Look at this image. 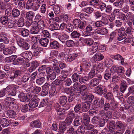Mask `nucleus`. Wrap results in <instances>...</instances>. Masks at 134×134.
<instances>
[{
  "instance_id": "8",
  "label": "nucleus",
  "mask_w": 134,
  "mask_h": 134,
  "mask_svg": "<svg viewBox=\"0 0 134 134\" xmlns=\"http://www.w3.org/2000/svg\"><path fill=\"white\" fill-rule=\"evenodd\" d=\"M20 55L24 58L27 60L31 59L32 56V53L30 51L24 52L22 53Z\"/></svg>"
},
{
  "instance_id": "22",
  "label": "nucleus",
  "mask_w": 134,
  "mask_h": 134,
  "mask_svg": "<svg viewBox=\"0 0 134 134\" xmlns=\"http://www.w3.org/2000/svg\"><path fill=\"white\" fill-rule=\"evenodd\" d=\"M30 125L32 127L40 128L41 125L40 121L36 120L31 122Z\"/></svg>"
},
{
  "instance_id": "46",
  "label": "nucleus",
  "mask_w": 134,
  "mask_h": 134,
  "mask_svg": "<svg viewBox=\"0 0 134 134\" xmlns=\"http://www.w3.org/2000/svg\"><path fill=\"white\" fill-rule=\"evenodd\" d=\"M45 80V78L44 77H41L36 80V82L38 85H41L44 83Z\"/></svg>"
},
{
  "instance_id": "27",
  "label": "nucleus",
  "mask_w": 134,
  "mask_h": 134,
  "mask_svg": "<svg viewBox=\"0 0 134 134\" xmlns=\"http://www.w3.org/2000/svg\"><path fill=\"white\" fill-rule=\"evenodd\" d=\"M93 58L95 61H99L103 59L104 56L99 53H97L93 56Z\"/></svg>"
},
{
  "instance_id": "15",
  "label": "nucleus",
  "mask_w": 134,
  "mask_h": 134,
  "mask_svg": "<svg viewBox=\"0 0 134 134\" xmlns=\"http://www.w3.org/2000/svg\"><path fill=\"white\" fill-rule=\"evenodd\" d=\"M99 81L97 79L94 78L90 80L89 82V84L91 87H95L99 84Z\"/></svg>"
},
{
  "instance_id": "12",
  "label": "nucleus",
  "mask_w": 134,
  "mask_h": 134,
  "mask_svg": "<svg viewBox=\"0 0 134 134\" xmlns=\"http://www.w3.org/2000/svg\"><path fill=\"white\" fill-rule=\"evenodd\" d=\"M105 22H103L102 21L100 20L97 21L93 24V25L94 27H100L103 26V25H106L107 24L108 20L106 19Z\"/></svg>"
},
{
  "instance_id": "44",
  "label": "nucleus",
  "mask_w": 134,
  "mask_h": 134,
  "mask_svg": "<svg viewBox=\"0 0 134 134\" xmlns=\"http://www.w3.org/2000/svg\"><path fill=\"white\" fill-rule=\"evenodd\" d=\"M83 42L86 45L89 46L92 45L93 42V40L92 39L90 38L85 39L83 40Z\"/></svg>"
},
{
  "instance_id": "37",
  "label": "nucleus",
  "mask_w": 134,
  "mask_h": 134,
  "mask_svg": "<svg viewBox=\"0 0 134 134\" xmlns=\"http://www.w3.org/2000/svg\"><path fill=\"white\" fill-rule=\"evenodd\" d=\"M118 69V70L117 72L118 75L120 77H122L125 72L124 68L120 66L119 67V68Z\"/></svg>"
},
{
  "instance_id": "60",
  "label": "nucleus",
  "mask_w": 134,
  "mask_h": 134,
  "mask_svg": "<svg viewBox=\"0 0 134 134\" xmlns=\"http://www.w3.org/2000/svg\"><path fill=\"white\" fill-rule=\"evenodd\" d=\"M128 92L126 94V96H129L132 93L134 96V85L129 87L128 88Z\"/></svg>"
},
{
  "instance_id": "32",
  "label": "nucleus",
  "mask_w": 134,
  "mask_h": 134,
  "mask_svg": "<svg viewBox=\"0 0 134 134\" xmlns=\"http://www.w3.org/2000/svg\"><path fill=\"white\" fill-rule=\"evenodd\" d=\"M124 125L121 121H117L115 122V127L117 129H124Z\"/></svg>"
},
{
  "instance_id": "45",
  "label": "nucleus",
  "mask_w": 134,
  "mask_h": 134,
  "mask_svg": "<svg viewBox=\"0 0 134 134\" xmlns=\"http://www.w3.org/2000/svg\"><path fill=\"white\" fill-rule=\"evenodd\" d=\"M89 93L87 94L86 96H83V99L85 100L87 99L89 101L88 102H90L91 103V102L93 99L94 97L93 95L92 94H89Z\"/></svg>"
},
{
  "instance_id": "47",
  "label": "nucleus",
  "mask_w": 134,
  "mask_h": 134,
  "mask_svg": "<svg viewBox=\"0 0 134 134\" xmlns=\"http://www.w3.org/2000/svg\"><path fill=\"white\" fill-rule=\"evenodd\" d=\"M37 26L39 29L42 30L44 27V24L43 21L42 20H39L37 23L36 22Z\"/></svg>"
},
{
  "instance_id": "63",
  "label": "nucleus",
  "mask_w": 134,
  "mask_h": 134,
  "mask_svg": "<svg viewBox=\"0 0 134 134\" xmlns=\"http://www.w3.org/2000/svg\"><path fill=\"white\" fill-rule=\"evenodd\" d=\"M17 43L18 46L21 47L22 45L25 43V40L24 39L21 38H19L18 39H17Z\"/></svg>"
},
{
  "instance_id": "54",
  "label": "nucleus",
  "mask_w": 134,
  "mask_h": 134,
  "mask_svg": "<svg viewBox=\"0 0 134 134\" xmlns=\"http://www.w3.org/2000/svg\"><path fill=\"white\" fill-rule=\"evenodd\" d=\"M25 7V2L23 0H20L18 3V8L22 10Z\"/></svg>"
},
{
  "instance_id": "17",
  "label": "nucleus",
  "mask_w": 134,
  "mask_h": 134,
  "mask_svg": "<svg viewBox=\"0 0 134 134\" xmlns=\"http://www.w3.org/2000/svg\"><path fill=\"white\" fill-rule=\"evenodd\" d=\"M5 113H6L8 116L10 118H14L16 116V114L13 109L11 108L8 111H5Z\"/></svg>"
},
{
  "instance_id": "58",
  "label": "nucleus",
  "mask_w": 134,
  "mask_h": 134,
  "mask_svg": "<svg viewBox=\"0 0 134 134\" xmlns=\"http://www.w3.org/2000/svg\"><path fill=\"white\" fill-rule=\"evenodd\" d=\"M81 86V85L79 83L76 82L73 85V87L75 90L79 92V90H80Z\"/></svg>"
},
{
  "instance_id": "55",
  "label": "nucleus",
  "mask_w": 134,
  "mask_h": 134,
  "mask_svg": "<svg viewBox=\"0 0 134 134\" xmlns=\"http://www.w3.org/2000/svg\"><path fill=\"white\" fill-rule=\"evenodd\" d=\"M74 27L73 25L71 23H68L67 24L66 31L68 32H72L74 30Z\"/></svg>"
},
{
  "instance_id": "51",
  "label": "nucleus",
  "mask_w": 134,
  "mask_h": 134,
  "mask_svg": "<svg viewBox=\"0 0 134 134\" xmlns=\"http://www.w3.org/2000/svg\"><path fill=\"white\" fill-rule=\"evenodd\" d=\"M113 94L110 93H107L105 96L106 99L108 101V102H111L114 100Z\"/></svg>"
},
{
  "instance_id": "7",
  "label": "nucleus",
  "mask_w": 134,
  "mask_h": 134,
  "mask_svg": "<svg viewBox=\"0 0 134 134\" xmlns=\"http://www.w3.org/2000/svg\"><path fill=\"white\" fill-rule=\"evenodd\" d=\"M108 32V30L105 28H99L96 29L94 31V32L95 33L102 35H106Z\"/></svg>"
},
{
  "instance_id": "34",
  "label": "nucleus",
  "mask_w": 134,
  "mask_h": 134,
  "mask_svg": "<svg viewBox=\"0 0 134 134\" xmlns=\"http://www.w3.org/2000/svg\"><path fill=\"white\" fill-rule=\"evenodd\" d=\"M59 38V40L62 43L65 42V41L69 38V36L67 34H64L62 35H60Z\"/></svg>"
},
{
  "instance_id": "64",
  "label": "nucleus",
  "mask_w": 134,
  "mask_h": 134,
  "mask_svg": "<svg viewBox=\"0 0 134 134\" xmlns=\"http://www.w3.org/2000/svg\"><path fill=\"white\" fill-rule=\"evenodd\" d=\"M40 6V4L35 1L34 3L31 8L34 11H36L38 9Z\"/></svg>"
},
{
  "instance_id": "16",
  "label": "nucleus",
  "mask_w": 134,
  "mask_h": 134,
  "mask_svg": "<svg viewBox=\"0 0 134 134\" xmlns=\"http://www.w3.org/2000/svg\"><path fill=\"white\" fill-rule=\"evenodd\" d=\"M32 26V27L30 30V32L31 34H36L38 33L39 31V28L37 26L36 23Z\"/></svg>"
},
{
  "instance_id": "50",
  "label": "nucleus",
  "mask_w": 134,
  "mask_h": 134,
  "mask_svg": "<svg viewBox=\"0 0 134 134\" xmlns=\"http://www.w3.org/2000/svg\"><path fill=\"white\" fill-rule=\"evenodd\" d=\"M109 126L110 129H109V131L110 132H113V130L115 127V122L113 121H109Z\"/></svg>"
},
{
  "instance_id": "30",
  "label": "nucleus",
  "mask_w": 134,
  "mask_h": 134,
  "mask_svg": "<svg viewBox=\"0 0 134 134\" xmlns=\"http://www.w3.org/2000/svg\"><path fill=\"white\" fill-rule=\"evenodd\" d=\"M111 73L109 69H107L105 71L104 77L106 80H108L111 78Z\"/></svg>"
},
{
  "instance_id": "28",
  "label": "nucleus",
  "mask_w": 134,
  "mask_h": 134,
  "mask_svg": "<svg viewBox=\"0 0 134 134\" xmlns=\"http://www.w3.org/2000/svg\"><path fill=\"white\" fill-rule=\"evenodd\" d=\"M1 124L3 127H5L9 125V122L8 120L3 118L1 120Z\"/></svg>"
},
{
  "instance_id": "21",
  "label": "nucleus",
  "mask_w": 134,
  "mask_h": 134,
  "mask_svg": "<svg viewBox=\"0 0 134 134\" xmlns=\"http://www.w3.org/2000/svg\"><path fill=\"white\" fill-rule=\"evenodd\" d=\"M92 29V27L90 25H88L86 28V31L83 33L84 35L86 36L90 35L91 34V31Z\"/></svg>"
},
{
  "instance_id": "33",
  "label": "nucleus",
  "mask_w": 134,
  "mask_h": 134,
  "mask_svg": "<svg viewBox=\"0 0 134 134\" xmlns=\"http://www.w3.org/2000/svg\"><path fill=\"white\" fill-rule=\"evenodd\" d=\"M31 49H36L37 51L35 52V53H36V55L37 54L38 52L42 50V48L40 47H38V45L37 43H35L32 44Z\"/></svg>"
},
{
  "instance_id": "48",
  "label": "nucleus",
  "mask_w": 134,
  "mask_h": 134,
  "mask_svg": "<svg viewBox=\"0 0 134 134\" xmlns=\"http://www.w3.org/2000/svg\"><path fill=\"white\" fill-rule=\"evenodd\" d=\"M24 62V60L21 58H18L13 61V64L15 65L21 64Z\"/></svg>"
},
{
  "instance_id": "41",
  "label": "nucleus",
  "mask_w": 134,
  "mask_h": 134,
  "mask_svg": "<svg viewBox=\"0 0 134 134\" xmlns=\"http://www.w3.org/2000/svg\"><path fill=\"white\" fill-rule=\"evenodd\" d=\"M50 47L52 49H57L59 48L58 43L56 41H54L50 43Z\"/></svg>"
},
{
  "instance_id": "13",
  "label": "nucleus",
  "mask_w": 134,
  "mask_h": 134,
  "mask_svg": "<svg viewBox=\"0 0 134 134\" xmlns=\"http://www.w3.org/2000/svg\"><path fill=\"white\" fill-rule=\"evenodd\" d=\"M77 56V54L74 53L67 55L65 57V60L67 62H71L74 60Z\"/></svg>"
},
{
  "instance_id": "26",
  "label": "nucleus",
  "mask_w": 134,
  "mask_h": 134,
  "mask_svg": "<svg viewBox=\"0 0 134 134\" xmlns=\"http://www.w3.org/2000/svg\"><path fill=\"white\" fill-rule=\"evenodd\" d=\"M35 15V13L34 12L30 11L26 13V16L27 19L33 20Z\"/></svg>"
},
{
  "instance_id": "42",
  "label": "nucleus",
  "mask_w": 134,
  "mask_h": 134,
  "mask_svg": "<svg viewBox=\"0 0 134 134\" xmlns=\"http://www.w3.org/2000/svg\"><path fill=\"white\" fill-rule=\"evenodd\" d=\"M89 79L87 76L80 77L79 79V81L81 84L88 82Z\"/></svg>"
},
{
  "instance_id": "5",
  "label": "nucleus",
  "mask_w": 134,
  "mask_h": 134,
  "mask_svg": "<svg viewBox=\"0 0 134 134\" xmlns=\"http://www.w3.org/2000/svg\"><path fill=\"white\" fill-rule=\"evenodd\" d=\"M122 94V93L120 91L118 85H116L115 86L113 89V94L116 97H119V96H121Z\"/></svg>"
},
{
  "instance_id": "4",
  "label": "nucleus",
  "mask_w": 134,
  "mask_h": 134,
  "mask_svg": "<svg viewBox=\"0 0 134 134\" xmlns=\"http://www.w3.org/2000/svg\"><path fill=\"white\" fill-rule=\"evenodd\" d=\"M80 90L79 92H77L76 93H80L83 96H86L87 93H89L88 89L85 85H81Z\"/></svg>"
},
{
  "instance_id": "62",
  "label": "nucleus",
  "mask_w": 134,
  "mask_h": 134,
  "mask_svg": "<svg viewBox=\"0 0 134 134\" xmlns=\"http://www.w3.org/2000/svg\"><path fill=\"white\" fill-rule=\"evenodd\" d=\"M42 88L45 90H46L47 92H49L51 89V87L49 84L46 83L42 86Z\"/></svg>"
},
{
  "instance_id": "19",
  "label": "nucleus",
  "mask_w": 134,
  "mask_h": 134,
  "mask_svg": "<svg viewBox=\"0 0 134 134\" xmlns=\"http://www.w3.org/2000/svg\"><path fill=\"white\" fill-rule=\"evenodd\" d=\"M38 104V100L35 99L34 100H31L29 104V106L31 108H34L37 107Z\"/></svg>"
},
{
  "instance_id": "59",
  "label": "nucleus",
  "mask_w": 134,
  "mask_h": 134,
  "mask_svg": "<svg viewBox=\"0 0 134 134\" xmlns=\"http://www.w3.org/2000/svg\"><path fill=\"white\" fill-rule=\"evenodd\" d=\"M60 28L59 25L56 23H54L51 26V27L50 28V29L51 30H59Z\"/></svg>"
},
{
  "instance_id": "18",
  "label": "nucleus",
  "mask_w": 134,
  "mask_h": 134,
  "mask_svg": "<svg viewBox=\"0 0 134 134\" xmlns=\"http://www.w3.org/2000/svg\"><path fill=\"white\" fill-rule=\"evenodd\" d=\"M82 119L81 116H78L76 117L74 121V126H77L80 125L82 122Z\"/></svg>"
},
{
  "instance_id": "3",
  "label": "nucleus",
  "mask_w": 134,
  "mask_h": 134,
  "mask_svg": "<svg viewBox=\"0 0 134 134\" xmlns=\"http://www.w3.org/2000/svg\"><path fill=\"white\" fill-rule=\"evenodd\" d=\"M13 75H10V76L8 77L9 79L11 81H13L17 77L20 76L21 72L20 70L16 69L13 71Z\"/></svg>"
},
{
  "instance_id": "23",
  "label": "nucleus",
  "mask_w": 134,
  "mask_h": 134,
  "mask_svg": "<svg viewBox=\"0 0 134 134\" xmlns=\"http://www.w3.org/2000/svg\"><path fill=\"white\" fill-rule=\"evenodd\" d=\"M18 86L13 84H12L9 85L5 88L4 89L5 91H6L7 93L8 92H10L12 90L15 89H18Z\"/></svg>"
},
{
  "instance_id": "39",
  "label": "nucleus",
  "mask_w": 134,
  "mask_h": 134,
  "mask_svg": "<svg viewBox=\"0 0 134 134\" xmlns=\"http://www.w3.org/2000/svg\"><path fill=\"white\" fill-rule=\"evenodd\" d=\"M81 76V75L79 74H78L76 73L73 74L71 76V78L73 82H75L78 81Z\"/></svg>"
},
{
  "instance_id": "53",
  "label": "nucleus",
  "mask_w": 134,
  "mask_h": 134,
  "mask_svg": "<svg viewBox=\"0 0 134 134\" xmlns=\"http://www.w3.org/2000/svg\"><path fill=\"white\" fill-rule=\"evenodd\" d=\"M48 102V100L47 99H43L40 102L39 105V108L44 107L47 104Z\"/></svg>"
},
{
  "instance_id": "9",
  "label": "nucleus",
  "mask_w": 134,
  "mask_h": 134,
  "mask_svg": "<svg viewBox=\"0 0 134 134\" xmlns=\"http://www.w3.org/2000/svg\"><path fill=\"white\" fill-rule=\"evenodd\" d=\"M91 103L90 102H86L83 103L81 109L83 112H86L90 109Z\"/></svg>"
},
{
  "instance_id": "43",
  "label": "nucleus",
  "mask_w": 134,
  "mask_h": 134,
  "mask_svg": "<svg viewBox=\"0 0 134 134\" xmlns=\"http://www.w3.org/2000/svg\"><path fill=\"white\" fill-rule=\"evenodd\" d=\"M18 97L19 98L20 101L24 102L26 100V96L25 94L23 92H21L18 95Z\"/></svg>"
},
{
  "instance_id": "20",
  "label": "nucleus",
  "mask_w": 134,
  "mask_h": 134,
  "mask_svg": "<svg viewBox=\"0 0 134 134\" xmlns=\"http://www.w3.org/2000/svg\"><path fill=\"white\" fill-rule=\"evenodd\" d=\"M1 41L3 42L5 44H7L9 43V40L5 34H2L0 35V42Z\"/></svg>"
},
{
  "instance_id": "29",
  "label": "nucleus",
  "mask_w": 134,
  "mask_h": 134,
  "mask_svg": "<svg viewBox=\"0 0 134 134\" xmlns=\"http://www.w3.org/2000/svg\"><path fill=\"white\" fill-rule=\"evenodd\" d=\"M49 40L46 38H42L39 41V42L41 46L46 47L48 44Z\"/></svg>"
},
{
  "instance_id": "31",
  "label": "nucleus",
  "mask_w": 134,
  "mask_h": 134,
  "mask_svg": "<svg viewBox=\"0 0 134 134\" xmlns=\"http://www.w3.org/2000/svg\"><path fill=\"white\" fill-rule=\"evenodd\" d=\"M20 13L19 10L17 9L13 8L12 11V16L14 18L18 16Z\"/></svg>"
},
{
  "instance_id": "2",
  "label": "nucleus",
  "mask_w": 134,
  "mask_h": 134,
  "mask_svg": "<svg viewBox=\"0 0 134 134\" xmlns=\"http://www.w3.org/2000/svg\"><path fill=\"white\" fill-rule=\"evenodd\" d=\"M94 90L100 96H101L102 94H105L107 92V90L106 87L101 85L95 87Z\"/></svg>"
},
{
  "instance_id": "49",
  "label": "nucleus",
  "mask_w": 134,
  "mask_h": 134,
  "mask_svg": "<svg viewBox=\"0 0 134 134\" xmlns=\"http://www.w3.org/2000/svg\"><path fill=\"white\" fill-rule=\"evenodd\" d=\"M85 130L84 126L81 125L78 127L76 131L78 134H83Z\"/></svg>"
},
{
  "instance_id": "11",
  "label": "nucleus",
  "mask_w": 134,
  "mask_h": 134,
  "mask_svg": "<svg viewBox=\"0 0 134 134\" xmlns=\"http://www.w3.org/2000/svg\"><path fill=\"white\" fill-rule=\"evenodd\" d=\"M58 118L60 119H62L64 118L65 114V111L62 108H60L57 109L56 111Z\"/></svg>"
},
{
  "instance_id": "24",
  "label": "nucleus",
  "mask_w": 134,
  "mask_h": 134,
  "mask_svg": "<svg viewBox=\"0 0 134 134\" xmlns=\"http://www.w3.org/2000/svg\"><path fill=\"white\" fill-rule=\"evenodd\" d=\"M67 98L65 96H61L59 97V102L60 104L62 105H65L67 102Z\"/></svg>"
},
{
  "instance_id": "6",
  "label": "nucleus",
  "mask_w": 134,
  "mask_h": 134,
  "mask_svg": "<svg viewBox=\"0 0 134 134\" xmlns=\"http://www.w3.org/2000/svg\"><path fill=\"white\" fill-rule=\"evenodd\" d=\"M127 87V83L126 81L124 80L121 81L119 87L120 92L124 93L126 91Z\"/></svg>"
},
{
  "instance_id": "52",
  "label": "nucleus",
  "mask_w": 134,
  "mask_h": 134,
  "mask_svg": "<svg viewBox=\"0 0 134 134\" xmlns=\"http://www.w3.org/2000/svg\"><path fill=\"white\" fill-rule=\"evenodd\" d=\"M85 130L89 131L94 128V126L91 124H85L84 126Z\"/></svg>"
},
{
  "instance_id": "56",
  "label": "nucleus",
  "mask_w": 134,
  "mask_h": 134,
  "mask_svg": "<svg viewBox=\"0 0 134 134\" xmlns=\"http://www.w3.org/2000/svg\"><path fill=\"white\" fill-rule=\"evenodd\" d=\"M57 75L54 73L53 72L51 73H49V74L48 75L47 77V80H49V79L51 80H54L55 78Z\"/></svg>"
},
{
  "instance_id": "36",
  "label": "nucleus",
  "mask_w": 134,
  "mask_h": 134,
  "mask_svg": "<svg viewBox=\"0 0 134 134\" xmlns=\"http://www.w3.org/2000/svg\"><path fill=\"white\" fill-rule=\"evenodd\" d=\"M20 30V31L21 33V35L23 37H27L29 34L30 31L29 30L25 29H22Z\"/></svg>"
},
{
  "instance_id": "38",
  "label": "nucleus",
  "mask_w": 134,
  "mask_h": 134,
  "mask_svg": "<svg viewBox=\"0 0 134 134\" xmlns=\"http://www.w3.org/2000/svg\"><path fill=\"white\" fill-rule=\"evenodd\" d=\"M16 58L17 56L16 55H12L5 58V61L7 63H10L12 61L13 62Z\"/></svg>"
},
{
  "instance_id": "25",
  "label": "nucleus",
  "mask_w": 134,
  "mask_h": 134,
  "mask_svg": "<svg viewBox=\"0 0 134 134\" xmlns=\"http://www.w3.org/2000/svg\"><path fill=\"white\" fill-rule=\"evenodd\" d=\"M124 3V0H118L113 3V5L119 8H121L122 7Z\"/></svg>"
},
{
  "instance_id": "57",
  "label": "nucleus",
  "mask_w": 134,
  "mask_h": 134,
  "mask_svg": "<svg viewBox=\"0 0 134 134\" xmlns=\"http://www.w3.org/2000/svg\"><path fill=\"white\" fill-rule=\"evenodd\" d=\"M82 106L80 104H76L75 107L74 108V110L75 112L76 113H78L79 112L80 113H82V112L81 111H80V110L81 109Z\"/></svg>"
},
{
  "instance_id": "14",
  "label": "nucleus",
  "mask_w": 134,
  "mask_h": 134,
  "mask_svg": "<svg viewBox=\"0 0 134 134\" xmlns=\"http://www.w3.org/2000/svg\"><path fill=\"white\" fill-rule=\"evenodd\" d=\"M28 89L31 92L35 93H38L41 90V88L40 87L35 86H31Z\"/></svg>"
},
{
  "instance_id": "40",
  "label": "nucleus",
  "mask_w": 134,
  "mask_h": 134,
  "mask_svg": "<svg viewBox=\"0 0 134 134\" xmlns=\"http://www.w3.org/2000/svg\"><path fill=\"white\" fill-rule=\"evenodd\" d=\"M35 2V0H29L27 2L26 5V9H31Z\"/></svg>"
},
{
  "instance_id": "61",
  "label": "nucleus",
  "mask_w": 134,
  "mask_h": 134,
  "mask_svg": "<svg viewBox=\"0 0 134 134\" xmlns=\"http://www.w3.org/2000/svg\"><path fill=\"white\" fill-rule=\"evenodd\" d=\"M98 103V98L94 99L92 104V106L96 108H99Z\"/></svg>"
},
{
  "instance_id": "10",
  "label": "nucleus",
  "mask_w": 134,
  "mask_h": 134,
  "mask_svg": "<svg viewBox=\"0 0 134 134\" xmlns=\"http://www.w3.org/2000/svg\"><path fill=\"white\" fill-rule=\"evenodd\" d=\"M67 125L65 123H62L60 124L58 131L59 134H63L64 131L67 129Z\"/></svg>"
},
{
  "instance_id": "1",
  "label": "nucleus",
  "mask_w": 134,
  "mask_h": 134,
  "mask_svg": "<svg viewBox=\"0 0 134 134\" xmlns=\"http://www.w3.org/2000/svg\"><path fill=\"white\" fill-rule=\"evenodd\" d=\"M132 27L129 26L127 27L125 30L124 27L120 28L118 31V34L119 36L118 37L119 41H121L125 38L127 36L126 34H131L132 32Z\"/></svg>"
},
{
  "instance_id": "35",
  "label": "nucleus",
  "mask_w": 134,
  "mask_h": 134,
  "mask_svg": "<svg viewBox=\"0 0 134 134\" xmlns=\"http://www.w3.org/2000/svg\"><path fill=\"white\" fill-rule=\"evenodd\" d=\"M8 17L7 16H2L0 18V22L3 25H5L9 20Z\"/></svg>"
}]
</instances>
